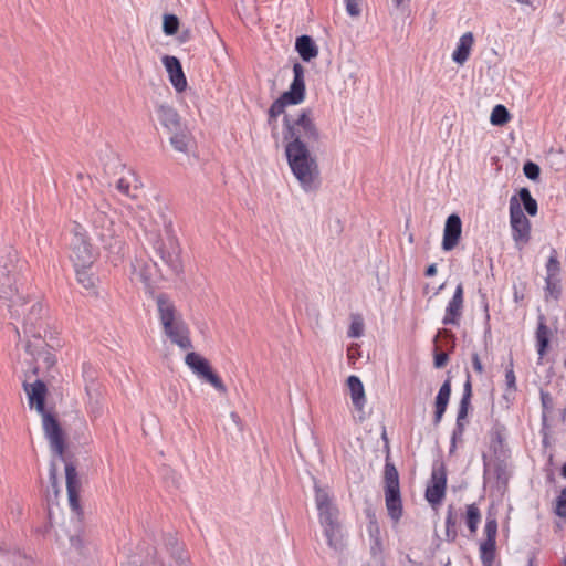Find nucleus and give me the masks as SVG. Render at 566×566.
<instances>
[{"mask_svg": "<svg viewBox=\"0 0 566 566\" xmlns=\"http://www.w3.org/2000/svg\"><path fill=\"white\" fill-rule=\"evenodd\" d=\"M463 431H464V424L457 423L455 429L452 432L450 453H452L455 450L457 440L462 438Z\"/></svg>", "mask_w": 566, "mask_h": 566, "instance_id": "obj_47", "label": "nucleus"}, {"mask_svg": "<svg viewBox=\"0 0 566 566\" xmlns=\"http://www.w3.org/2000/svg\"><path fill=\"white\" fill-rule=\"evenodd\" d=\"M67 538L70 547L80 549L82 546V541L80 534H69L65 530H62V534L57 533V541L63 542V538Z\"/></svg>", "mask_w": 566, "mask_h": 566, "instance_id": "obj_39", "label": "nucleus"}, {"mask_svg": "<svg viewBox=\"0 0 566 566\" xmlns=\"http://www.w3.org/2000/svg\"><path fill=\"white\" fill-rule=\"evenodd\" d=\"M536 339L538 345V355L539 357H543L549 342V331L543 321H541L537 326Z\"/></svg>", "mask_w": 566, "mask_h": 566, "instance_id": "obj_31", "label": "nucleus"}, {"mask_svg": "<svg viewBox=\"0 0 566 566\" xmlns=\"http://www.w3.org/2000/svg\"><path fill=\"white\" fill-rule=\"evenodd\" d=\"M15 332L18 334V336L20 337V331L15 327Z\"/></svg>", "mask_w": 566, "mask_h": 566, "instance_id": "obj_62", "label": "nucleus"}, {"mask_svg": "<svg viewBox=\"0 0 566 566\" xmlns=\"http://www.w3.org/2000/svg\"><path fill=\"white\" fill-rule=\"evenodd\" d=\"M224 429L231 434L240 433L242 431V424L239 416L231 411L224 421Z\"/></svg>", "mask_w": 566, "mask_h": 566, "instance_id": "obj_37", "label": "nucleus"}, {"mask_svg": "<svg viewBox=\"0 0 566 566\" xmlns=\"http://www.w3.org/2000/svg\"><path fill=\"white\" fill-rule=\"evenodd\" d=\"M57 469H56V465L54 462L51 463V467H50V481L52 483L53 486H56L57 484Z\"/></svg>", "mask_w": 566, "mask_h": 566, "instance_id": "obj_53", "label": "nucleus"}, {"mask_svg": "<svg viewBox=\"0 0 566 566\" xmlns=\"http://www.w3.org/2000/svg\"><path fill=\"white\" fill-rule=\"evenodd\" d=\"M19 315L12 314V318L19 319L22 317V332L27 338L24 343V349L30 354L33 359L43 358L48 366L54 363L53 357L44 350L45 342L42 339V333L45 332L44 322V307L43 305L34 301L29 305V302L24 297L18 303Z\"/></svg>", "mask_w": 566, "mask_h": 566, "instance_id": "obj_3", "label": "nucleus"}, {"mask_svg": "<svg viewBox=\"0 0 566 566\" xmlns=\"http://www.w3.org/2000/svg\"><path fill=\"white\" fill-rule=\"evenodd\" d=\"M295 50L304 62H310L318 55V46L310 35H301L295 41Z\"/></svg>", "mask_w": 566, "mask_h": 566, "instance_id": "obj_25", "label": "nucleus"}, {"mask_svg": "<svg viewBox=\"0 0 566 566\" xmlns=\"http://www.w3.org/2000/svg\"><path fill=\"white\" fill-rule=\"evenodd\" d=\"M457 525V517L453 513L452 505H449L446 517V526L447 528H454Z\"/></svg>", "mask_w": 566, "mask_h": 566, "instance_id": "obj_48", "label": "nucleus"}, {"mask_svg": "<svg viewBox=\"0 0 566 566\" xmlns=\"http://www.w3.org/2000/svg\"><path fill=\"white\" fill-rule=\"evenodd\" d=\"M451 396V380L448 378L440 387L434 401L433 423L437 426L446 412Z\"/></svg>", "mask_w": 566, "mask_h": 566, "instance_id": "obj_22", "label": "nucleus"}, {"mask_svg": "<svg viewBox=\"0 0 566 566\" xmlns=\"http://www.w3.org/2000/svg\"><path fill=\"white\" fill-rule=\"evenodd\" d=\"M523 171L531 180H536L539 177V167L535 163L527 161L523 167Z\"/></svg>", "mask_w": 566, "mask_h": 566, "instance_id": "obj_43", "label": "nucleus"}, {"mask_svg": "<svg viewBox=\"0 0 566 566\" xmlns=\"http://www.w3.org/2000/svg\"><path fill=\"white\" fill-rule=\"evenodd\" d=\"M463 310V285L459 283L452 298L449 301L442 319L444 325H458Z\"/></svg>", "mask_w": 566, "mask_h": 566, "instance_id": "obj_20", "label": "nucleus"}, {"mask_svg": "<svg viewBox=\"0 0 566 566\" xmlns=\"http://www.w3.org/2000/svg\"><path fill=\"white\" fill-rule=\"evenodd\" d=\"M347 387L349 389L350 399L357 410H363L366 403V395L359 377L352 375L347 378Z\"/></svg>", "mask_w": 566, "mask_h": 566, "instance_id": "obj_26", "label": "nucleus"}, {"mask_svg": "<svg viewBox=\"0 0 566 566\" xmlns=\"http://www.w3.org/2000/svg\"><path fill=\"white\" fill-rule=\"evenodd\" d=\"M77 282L87 291L95 293L96 279L88 272V268H75Z\"/></svg>", "mask_w": 566, "mask_h": 566, "instance_id": "obj_30", "label": "nucleus"}, {"mask_svg": "<svg viewBox=\"0 0 566 566\" xmlns=\"http://www.w3.org/2000/svg\"><path fill=\"white\" fill-rule=\"evenodd\" d=\"M185 364L199 378L212 384V368L209 361L195 352H188L185 357Z\"/></svg>", "mask_w": 566, "mask_h": 566, "instance_id": "obj_19", "label": "nucleus"}, {"mask_svg": "<svg viewBox=\"0 0 566 566\" xmlns=\"http://www.w3.org/2000/svg\"><path fill=\"white\" fill-rule=\"evenodd\" d=\"M214 390L218 391L221 396H224L227 392V388L222 380L214 374Z\"/></svg>", "mask_w": 566, "mask_h": 566, "instance_id": "obj_51", "label": "nucleus"}, {"mask_svg": "<svg viewBox=\"0 0 566 566\" xmlns=\"http://www.w3.org/2000/svg\"><path fill=\"white\" fill-rule=\"evenodd\" d=\"M348 77H349L353 82H355V78H356V77H355V73H354V72H349Z\"/></svg>", "mask_w": 566, "mask_h": 566, "instance_id": "obj_57", "label": "nucleus"}, {"mask_svg": "<svg viewBox=\"0 0 566 566\" xmlns=\"http://www.w3.org/2000/svg\"><path fill=\"white\" fill-rule=\"evenodd\" d=\"M520 199L518 201L523 203L524 209L530 216H535L537 213V202L531 196V192L527 188H522L518 191Z\"/></svg>", "mask_w": 566, "mask_h": 566, "instance_id": "obj_32", "label": "nucleus"}, {"mask_svg": "<svg viewBox=\"0 0 566 566\" xmlns=\"http://www.w3.org/2000/svg\"><path fill=\"white\" fill-rule=\"evenodd\" d=\"M157 307L165 335L181 350H190L192 343L188 326L177 314L174 304L164 295H159L157 297Z\"/></svg>", "mask_w": 566, "mask_h": 566, "instance_id": "obj_7", "label": "nucleus"}, {"mask_svg": "<svg viewBox=\"0 0 566 566\" xmlns=\"http://www.w3.org/2000/svg\"><path fill=\"white\" fill-rule=\"evenodd\" d=\"M285 156L293 176L305 192L316 191L321 186V171L311 146L318 143L319 129L312 108H303L295 116L283 118Z\"/></svg>", "mask_w": 566, "mask_h": 566, "instance_id": "obj_1", "label": "nucleus"}, {"mask_svg": "<svg viewBox=\"0 0 566 566\" xmlns=\"http://www.w3.org/2000/svg\"><path fill=\"white\" fill-rule=\"evenodd\" d=\"M315 502L329 547L335 551H340L344 547V543L340 526L337 521L338 511L333 505L328 492L318 485H315Z\"/></svg>", "mask_w": 566, "mask_h": 566, "instance_id": "obj_8", "label": "nucleus"}, {"mask_svg": "<svg viewBox=\"0 0 566 566\" xmlns=\"http://www.w3.org/2000/svg\"><path fill=\"white\" fill-rule=\"evenodd\" d=\"M163 65L168 73L169 81L174 88L181 93L187 88V78L182 71L180 61L172 55H165L161 59Z\"/></svg>", "mask_w": 566, "mask_h": 566, "instance_id": "obj_18", "label": "nucleus"}, {"mask_svg": "<svg viewBox=\"0 0 566 566\" xmlns=\"http://www.w3.org/2000/svg\"><path fill=\"white\" fill-rule=\"evenodd\" d=\"M115 211L105 199L95 202L90 212L93 233L104 248L108 250H118L122 244L119 228L115 222Z\"/></svg>", "mask_w": 566, "mask_h": 566, "instance_id": "obj_5", "label": "nucleus"}, {"mask_svg": "<svg viewBox=\"0 0 566 566\" xmlns=\"http://www.w3.org/2000/svg\"><path fill=\"white\" fill-rule=\"evenodd\" d=\"M447 469L442 462L434 463L426 489V500L432 507L440 505L446 496Z\"/></svg>", "mask_w": 566, "mask_h": 566, "instance_id": "obj_14", "label": "nucleus"}, {"mask_svg": "<svg viewBox=\"0 0 566 566\" xmlns=\"http://www.w3.org/2000/svg\"><path fill=\"white\" fill-rule=\"evenodd\" d=\"M179 29V19L175 14L166 13L163 17V32L166 35H174Z\"/></svg>", "mask_w": 566, "mask_h": 566, "instance_id": "obj_35", "label": "nucleus"}, {"mask_svg": "<svg viewBox=\"0 0 566 566\" xmlns=\"http://www.w3.org/2000/svg\"><path fill=\"white\" fill-rule=\"evenodd\" d=\"M469 406H470V401L460 400L458 416H457L458 424H463V420L468 416Z\"/></svg>", "mask_w": 566, "mask_h": 566, "instance_id": "obj_46", "label": "nucleus"}, {"mask_svg": "<svg viewBox=\"0 0 566 566\" xmlns=\"http://www.w3.org/2000/svg\"><path fill=\"white\" fill-rule=\"evenodd\" d=\"M562 475L566 479V463L562 467Z\"/></svg>", "mask_w": 566, "mask_h": 566, "instance_id": "obj_56", "label": "nucleus"}, {"mask_svg": "<svg viewBox=\"0 0 566 566\" xmlns=\"http://www.w3.org/2000/svg\"><path fill=\"white\" fill-rule=\"evenodd\" d=\"M473 44L474 35L472 32H465L464 34H462L459 39L457 49L452 53V60L457 64L463 65L470 56V52Z\"/></svg>", "mask_w": 566, "mask_h": 566, "instance_id": "obj_23", "label": "nucleus"}, {"mask_svg": "<svg viewBox=\"0 0 566 566\" xmlns=\"http://www.w3.org/2000/svg\"><path fill=\"white\" fill-rule=\"evenodd\" d=\"M18 256L12 249L0 252V298L8 302L10 313L19 315V303L23 295L19 290Z\"/></svg>", "mask_w": 566, "mask_h": 566, "instance_id": "obj_6", "label": "nucleus"}, {"mask_svg": "<svg viewBox=\"0 0 566 566\" xmlns=\"http://www.w3.org/2000/svg\"><path fill=\"white\" fill-rule=\"evenodd\" d=\"M471 396H472V386H471L470 377L468 376V379L463 386V395H462L461 400L470 401Z\"/></svg>", "mask_w": 566, "mask_h": 566, "instance_id": "obj_49", "label": "nucleus"}, {"mask_svg": "<svg viewBox=\"0 0 566 566\" xmlns=\"http://www.w3.org/2000/svg\"><path fill=\"white\" fill-rule=\"evenodd\" d=\"M465 520L470 532L475 533L481 520L480 510L475 504H470L467 506Z\"/></svg>", "mask_w": 566, "mask_h": 566, "instance_id": "obj_34", "label": "nucleus"}, {"mask_svg": "<svg viewBox=\"0 0 566 566\" xmlns=\"http://www.w3.org/2000/svg\"><path fill=\"white\" fill-rule=\"evenodd\" d=\"M516 1H517V2H520V3H523V2H525L526 0H516Z\"/></svg>", "mask_w": 566, "mask_h": 566, "instance_id": "obj_63", "label": "nucleus"}, {"mask_svg": "<svg viewBox=\"0 0 566 566\" xmlns=\"http://www.w3.org/2000/svg\"><path fill=\"white\" fill-rule=\"evenodd\" d=\"M462 230L461 219L458 214L448 217L443 231L442 248L446 251L452 250L459 242Z\"/></svg>", "mask_w": 566, "mask_h": 566, "instance_id": "obj_21", "label": "nucleus"}, {"mask_svg": "<svg viewBox=\"0 0 566 566\" xmlns=\"http://www.w3.org/2000/svg\"><path fill=\"white\" fill-rule=\"evenodd\" d=\"M65 480L69 505L73 513L76 515V524H78L80 516L82 514L80 505L81 480L78 478L76 468L71 462L65 463Z\"/></svg>", "mask_w": 566, "mask_h": 566, "instance_id": "obj_15", "label": "nucleus"}, {"mask_svg": "<svg viewBox=\"0 0 566 566\" xmlns=\"http://www.w3.org/2000/svg\"><path fill=\"white\" fill-rule=\"evenodd\" d=\"M546 292L554 298H557L560 293L559 277H546Z\"/></svg>", "mask_w": 566, "mask_h": 566, "instance_id": "obj_41", "label": "nucleus"}, {"mask_svg": "<svg viewBox=\"0 0 566 566\" xmlns=\"http://www.w3.org/2000/svg\"><path fill=\"white\" fill-rule=\"evenodd\" d=\"M170 134L171 136L169 140L174 149L180 153H187L191 142L187 130L181 127L178 130L171 132Z\"/></svg>", "mask_w": 566, "mask_h": 566, "instance_id": "obj_29", "label": "nucleus"}, {"mask_svg": "<svg viewBox=\"0 0 566 566\" xmlns=\"http://www.w3.org/2000/svg\"><path fill=\"white\" fill-rule=\"evenodd\" d=\"M472 364H473V368L476 373L479 374H482L483 373V366H482V363L480 360V357L476 353H474L472 355Z\"/></svg>", "mask_w": 566, "mask_h": 566, "instance_id": "obj_52", "label": "nucleus"}, {"mask_svg": "<svg viewBox=\"0 0 566 566\" xmlns=\"http://www.w3.org/2000/svg\"><path fill=\"white\" fill-rule=\"evenodd\" d=\"M364 321L360 315H352V323L348 329V337L359 338L364 334Z\"/></svg>", "mask_w": 566, "mask_h": 566, "instance_id": "obj_36", "label": "nucleus"}, {"mask_svg": "<svg viewBox=\"0 0 566 566\" xmlns=\"http://www.w3.org/2000/svg\"><path fill=\"white\" fill-rule=\"evenodd\" d=\"M370 537V553L374 557H380L384 551L380 528L375 520H370L368 524Z\"/></svg>", "mask_w": 566, "mask_h": 566, "instance_id": "obj_27", "label": "nucleus"}, {"mask_svg": "<svg viewBox=\"0 0 566 566\" xmlns=\"http://www.w3.org/2000/svg\"><path fill=\"white\" fill-rule=\"evenodd\" d=\"M562 566H566V554H565V557L563 559V565Z\"/></svg>", "mask_w": 566, "mask_h": 566, "instance_id": "obj_61", "label": "nucleus"}, {"mask_svg": "<svg viewBox=\"0 0 566 566\" xmlns=\"http://www.w3.org/2000/svg\"><path fill=\"white\" fill-rule=\"evenodd\" d=\"M23 389L28 397L30 408H35L42 417V428L45 438L49 441L51 451L63 459L65 440L62 428L57 419L44 408L46 397V386L42 380H35L32 384L23 382Z\"/></svg>", "mask_w": 566, "mask_h": 566, "instance_id": "obj_4", "label": "nucleus"}, {"mask_svg": "<svg viewBox=\"0 0 566 566\" xmlns=\"http://www.w3.org/2000/svg\"><path fill=\"white\" fill-rule=\"evenodd\" d=\"M485 538L480 545V556L484 566H492L495 558V538L497 534V522L495 518H488L484 527Z\"/></svg>", "mask_w": 566, "mask_h": 566, "instance_id": "obj_16", "label": "nucleus"}, {"mask_svg": "<svg viewBox=\"0 0 566 566\" xmlns=\"http://www.w3.org/2000/svg\"><path fill=\"white\" fill-rule=\"evenodd\" d=\"M437 273V266L436 264H431L428 266L427 271H426V275L427 276H433L434 274Z\"/></svg>", "mask_w": 566, "mask_h": 566, "instance_id": "obj_55", "label": "nucleus"}, {"mask_svg": "<svg viewBox=\"0 0 566 566\" xmlns=\"http://www.w3.org/2000/svg\"><path fill=\"white\" fill-rule=\"evenodd\" d=\"M505 382L507 389L515 390L516 389V378L513 370V361H510V368L506 369L505 373Z\"/></svg>", "mask_w": 566, "mask_h": 566, "instance_id": "obj_45", "label": "nucleus"}, {"mask_svg": "<svg viewBox=\"0 0 566 566\" xmlns=\"http://www.w3.org/2000/svg\"><path fill=\"white\" fill-rule=\"evenodd\" d=\"M71 254L70 258L74 268H90L94 260L95 253L85 230L81 224H75L73 228V237L70 242Z\"/></svg>", "mask_w": 566, "mask_h": 566, "instance_id": "obj_11", "label": "nucleus"}, {"mask_svg": "<svg viewBox=\"0 0 566 566\" xmlns=\"http://www.w3.org/2000/svg\"><path fill=\"white\" fill-rule=\"evenodd\" d=\"M447 537L449 541H454L455 537H457V531H455V527L454 528H447Z\"/></svg>", "mask_w": 566, "mask_h": 566, "instance_id": "obj_54", "label": "nucleus"}, {"mask_svg": "<svg viewBox=\"0 0 566 566\" xmlns=\"http://www.w3.org/2000/svg\"><path fill=\"white\" fill-rule=\"evenodd\" d=\"M385 502L388 515L394 522L402 516V501L400 494L399 474L396 467L386 462L384 472Z\"/></svg>", "mask_w": 566, "mask_h": 566, "instance_id": "obj_10", "label": "nucleus"}, {"mask_svg": "<svg viewBox=\"0 0 566 566\" xmlns=\"http://www.w3.org/2000/svg\"><path fill=\"white\" fill-rule=\"evenodd\" d=\"M115 188L123 196L136 199L139 197L143 182L134 170L123 168V174L117 179Z\"/></svg>", "mask_w": 566, "mask_h": 566, "instance_id": "obj_17", "label": "nucleus"}, {"mask_svg": "<svg viewBox=\"0 0 566 566\" xmlns=\"http://www.w3.org/2000/svg\"><path fill=\"white\" fill-rule=\"evenodd\" d=\"M559 262L555 254L551 255L546 264V277H558L559 275Z\"/></svg>", "mask_w": 566, "mask_h": 566, "instance_id": "obj_40", "label": "nucleus"}, {"mask_svg": "<svg viewBox=\"0 0 566 566\" xmlns=\"http://www.w3.org/2000/svg\"><path fill=\"white\" fill-rule=\"evenodd\" d=\"M510 120V113L503 105H496L491 113L490 122L494 126H503Z\"/></svg>", "mask_w": 566, "mask_h": 566, "instance_id": "obj_33", "label": "nucleus"}, {"mask_svg": "<svg viewBox=\"0 0 566 566\" xmlns=\"http://www.w3.org/2000/svg\"><path fill=\"white\" fill-rule=\"evenodd\" d=\"M510 223L515 244L523 247L530 240L531 223L515 196L510 199Z\"/></svg>", "mask_w": 566, "mask_h": 566, "instance_id": "obj_12", "label": "nucleus"}, {"mask_svg": "<svg viewBox=\"0 0 566 566\" xmlns=\"http://www.w3.org/2000/svg\"><path fill=\"white\" fill-rule=\"evenodd\" d=\"M138 221L148 243L163 265L171 272L180 268L179 248L171 230V218L165 203L156 200L138 213Z\"/></svg>", "mask_w": 566, "mask_h": 566, "instance_id": "obj_2", "label": "nucleus"}, {"mask_svg": "<svg viewBox=\"0 0 566 566\" xmlns=\"http://www.w3.org/2000/svg\"><path fill=\"white\" fill-rule=\"evenodd\" d=\"M157 116L160 124L169 132H175L181 128L180 117L178 113L168 105H160L157 108Z\"/></svg>", "mask_w": 566, "mask_h": 566, "instance_id": "obj_24", "label": "nucleus"}, {"mask_svg": "<svg viewBox=\"0 0 566 566\" xmlns=\"http://www.w3.org/2000/svg\"><path fill=\"white\" fill-rule=\"evenodd\" d=\"M49 520H50L51 525H53V516H52V513H50Z\"/></svg>", "mask_w": 566, "mask_h": 566, "instance_id": "obj_60", "label": "nucleus"}, {"mask_svg": "<svg viewBox=\"0 0 566 566\" xmlns=\"http://www.w3.org/2000/svg\"><path fill=\"white\" fill-rule=\"evenodd\" d=\"M394 1H395V4H396L397 7H399L400 4H402V2H403L405 0H394Z\"/></svg>", "mask_w": 566, "mask_h": 566, "instance_id": "obj_58", "label": "nucleus"}, {"mask_svg": "<svg viewBox=\"0 0 566 566\" xmlns=\"http://www.w3.org/2000/svg\"><path fill=\"white\" fill-rule=\"evenodd\" d=\"M448 361V354L444 352H441L436 355L434 357V366L437 368H442Z\"/></svg>", "mask_w": 566, "mask_h": 566, "instance_id": "obj_50", "label": "nucleus"}, {"mask_svg": "<svg viewBox=\"0 0 566 566\" xmlns=\"http://www.w3.org/2000/svg\"><path fill=\"white\" fill-rule=\"evenodd\" d=\"M555 513L559 517L566 518V486L560 491L556 500Z\"/></svg>", "mask_w": 566, "mask_h": 566, "instance_id": "obj_42", "label": "nucleus"}, {"mask_svg": "<svg viewBox=\"0 0 566 566\" xmlns=\"http://www.w3.org/2000/svg\"><path fill=\"white\" fill-rule=\"evenodd\" d=\"M346 4V11L347 13L353 17H359L360 15V2L361 0H344Z\"/></svg>", "mask_w": 566, "mask_h": 566, "instance_id": "obj_44", "label": "nucleus"}, {"mask_svg": "<svg viewBox=\"0 0 566 566\" xmlns=\"http://www.w3.org/2000/svg\"><path fill=\"white\" fill-rule=\"evenodd\" d=\"M541 402H542V407H543L542 420H543V423H545L547 421V415L554 408V401H553L552 396L548 392L541 390Z\"/></svg>", "mask_w": 566, "mask_h": 566, "instance_id": "obj_38", "label": "nucleus"}, {"mask_svg": "<svg viewBox=\"0 0 566 566\" xmlns=\"http://www.w3.org/2000/svg\"><path fill=\"white\" fill-rule=\"evenodd\" d=\"M82 374L87 396L86 411L92 418L96 419L103 412L101 387L95 380V370L91 365L84 364Z\"/></svg>", "mask_w": 566, "mask_h": 566, "instance_id": "obj_13", "label": "nucleus"}, {"mask_svg": "<svg viewBox=\"0 0 566 566\" xmlns=\"http://www.w3.org/2000/svg\"><path fill=\"white\" fill-rule=\"evenodd\" d=\"M527 566H535V564H534V558H530V559H528V564H527Z\"/></svg>", "mask_w": 566, "mask_h": 566, "instance_id": "obj_59", "label": "nucleus"}, {"mask_svg": "<svg viewBox=\"0 0 566 566\" xmlns=\"http://www.w3.org/2000/svg\"><path fill=\"white\" fill-rule=\"evenodd\" d=\"M304 67L301 63L293 65V81L286 92L275 99L268 111V124L276 130V118L284 113L287 105H298L305 99Z\"/></svg>", "mask_w": 566, "mask_h": 566, "instance_id": "obj_9", "label": "nucleus"}, {"mask_svg": "<svg viewBox=\"0 0 566 566\" xmlns=\"http://www.w3.org/2000/svg\"><path fill=\"white\" fill-rule=\"evenodd\" d=\"M133 268L134 272L137 273L139 277L147 284L155 280L156 272L161 274L163 271L156 261H154L151 264H146L136 260Z\"/></svg>", "mask_w": 566, "mask_h": 566, "instance_id": "obj_28", "label": "nucleus"}]
</instances>
